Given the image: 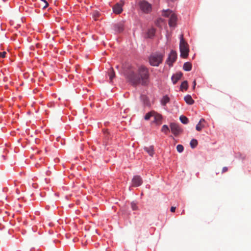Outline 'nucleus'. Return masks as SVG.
<instances>
[{"instance_id":"f257e3e1","label":"nucleus","mask_w":251,"mask_h":251,"mask_svg":"<svg viewBox=\"0 0 251 251\" xmlns=\"http://www.w3.org/2000/svg\"><path fill=\"white\" fill-rule=\"evenodd\" d=\"M149 71L144 66H141L138 69V74H136L133 71L130 70L126 74V78L134 85L140 83L143 85H146L149 81Z\"/></svg>"},{"instance_id":"f03ea898","label":"nucleus","mask_w":251,"mask_h":251,"mask_svg":"<svg viewBox=\"0 0 251 251\" xmlns=\"http://www.w3.org/2000/svg\"><path fill=\"white\" fill-rule=\"evenodd\" d=\"M179 49L181 57L186 58L188 55L189 48L188 44L183 38V34H181L180 37Z\"/></svg>"},{"instance_id":"7ed1b4c3","label":"nucleus","mask_w":251,"mask_h":251,"mask_svg":"<svg viewBox=\"0 0 251 251\" xmlns=\"http://www.w3.org/2000/svg\"><path fill=\"white\" fill-rule=\"evenodd\" d=\"M164 55L160 53L151 54L149 58L150 63L151 66H158L162 63Z\"/></svg>"},{"instance_id":"20e7f679","label":"nucleus","mask_w":251,"mask_h":251,"mask_svg":"<svg viewBox=\"0 0 251 251\" xmlns=\"http://www.w3.org/2000/svg\"><path fill=\"white\" fill-rule=\"evenodd\" d=\"M140 8L145 13H149L151 10V6L146 0H142L139 2Z\"/></svg>"},{"instance_id":"39448f33","label":"nucleus","mask_w":251,"mask_h":251,"mask_svg":"<svg viewBox=\"0 0 251 251\" xmlns=\"http://www.w3.org/2000/svg\"><path fill=\"white\" fill-rule=\"evenodd\" d=\"M176 52L174 50H172L169 55L166 62L169 65V66L171 67L173 66V63L176 61Z\"/></svg>"},{"instance_id":"423d86ee","label":"nucleus","mask_w":251,"mask_h":251,"mask_svg":"<svg viewBox=\"0 0 251 251\" xmlns=\"http://www.w3.org/2000/svg\"><path fill=\"white\" fill-rule=\"evenodd\" d=\"M124 4V1L121 0L119 2L117 3L113 7V12L116 14H119L123 11L122 7Z\"/></svg>"},{"instance_id":"0eeeda50","label":"nucleus","mask_w":251,"mask_h":251,"mask_svg":"<svg viewBox=\"0 0 251 251\" xmlns=\"http://www.w3.org/2000/svg\"><path fill=\"white\" fill-rule=\"evenodd\" d=\"M132 186L133 187H138L143 183L142 179L139 176H134L131 180Z\"/></svg>"},{"instance_id":"6e6552de","label":"nucleus","mask_w":251,"mask_h":251,"mask_svg":"<svg viewBox=\"0 0 251 251\" xmlns=\"http://www.w3.org/2000/svg\"><path fill=\"white\" fill-rule=\"evenodd\" d=\"M170 127L172 132L176 136L177 135L181 132V128L176 123L171 124Z\"/></svg>"},{"instance_id":"1a4fd4ad","label":"nucleus","mask_w":251,"mask_h":251,"mask_svg":"<svg viewBox=\"0 0 251 251\" xmlns=\"http://www.w3.org/2000/svg\"><path fill=\"white\" fill-rule=\"evenodd\" d=\"M176 15L175 13L172 14L169 21V26L171 27H175L176 25Z\"/></svg>"},{"instance_id":"9d476101","label":"nucleus","mask_w":251,"mask_h":251,"mask_svg":"<svg viewBox=\"0 0 251 251\" xmlns=\"http://www.w3.org/2000/svg\"><path fill=\"white\" fill-rule=\"evenodd\" d=\"M182 75V74L181 72H178L174 75L172 76V80L174 84H176L178 80L180 79Z\"/></svg>"},{"instance_id":"9b49d317","label":"nucleus","mask_w":251,"mask_h":251,"mask_svg":"<svg viewBox=\"0 0 251 251\" xmlns=\"http://www.w3.org/2000/svg\"><path fill=\"white\" fill-rule=\"evenodd\" d=\"M144 150L151 156L154 154V149L153 146L149 147H145L144 148Z\"/></svg>"},{"instance_id":"f8f14e48","label":"nucleus","mask_w":251,"mask_h":251,"mask_svg":"<svg viewBox=\"0 0 251 251\" xmlns=\"http://www.w3.org/2000/svg\"><path fill=\"white\" fill-rule=\"evenodd\" d=\"M185 102L188 104H192L194 102V100L190 95H187L184 97Z\"/></svg>"},{"instance_id":"ddd939ff","label":"nucleus","mask_w":251,"mask_h":251,"mask_svg":"<svg viewBox=\"0 0 251 251\" xmlns=\"http://www.w3.org/2000/svg\"><path fill=\"white\" fill-rule=\"evenodd\" d=\"M183 68L186 71H190L192 69V64L190 62H186L184 64Z\"/></svg>"},{"instance_id":"4468645a","label":"nucleus","mask_w":251,"mask_h":251,"mask_svg":"<svg viewBox=\"0 0 251 251\" xmlns=\"http://www.w3.org/2000/svg\"><path fill=\"white\" fill-rule=\"evenodd\" d=\"M155 30L154 28L149 29L147 32V36L148 38L152 37L155 34Z\"/></svg>"},{"instance_id":"2eb2a0df","label":"nucleus","mask_w":251,"mask_h":251,"mask_svg":"<svg viewBox=\"0 0 251 251\" xmlns=\"http://www.w3.org/2000/svg\"><path fill=\"white\" fill-rule=\"evenodd\" d=\"M170 101V98L167 96H164L161 100V103L163 105H165Z\"/></svg>"},{"instance_id":"dca6fc26","label":"nucleus","mask_w":251,"mask_h":251,"mask_svg":"<svg viewBox=\"0 0 251 251\" xmlns=\"http://www.w3.org/2000/svg\"><path fill=\"white\" fill-rule=\"evenodd\" d=\"M108 75L109 76V79L110 81H112V79L115 77V74L114 71V70L112 68H111L108 71Z\"/></svg>"},{"instance_id":"f3484780","label":"nucleus","mask_w":251,"mask_h":251,"mask_svg":"<svg viewBox=\"0 0 251 251\" xmlns=\"http://www.w3.org/2000/svg\"><path fill=\"white\" fill-rule=\"evenodd\" d=\"M179 119H180L181 122L184 124H187L188 123V122H189L188 119L184 116H183V115L180 116L179 117Z\"/></svg>"},{"instance_id":"a211bd4d","label":"nucleus","mask_w":251,"mask_h":251,"mask_svg":"<svg viewBox=\"0 0 251 251\" xmlns=\"http://www.w3.org/2000/svg\"><path fill=\"white\" fill-rule=\"evenodd\" d=\"M152 116H155V112L153 111H151L147 113L145 116V119L146 120H149Z\"/></svg>"},{"instance_id":"6ab92c4d","label":"nucleus","mask_w":251,"mask_h":251,"mask_svg":"<svg viewBox=\"0 0 251 251\" xmlns=\"http://www.w3.org/2000/svg\"><path fill=\"white\" fill-rule=\"evenodd\" d=\"M115 27L116 30L119 32H121L123 30V26L122 24L116 25Z\"/></svg>"},{"instance_id":"aec40b11","label":"nucleus","mask_w":251,"mask_h":251,"mask_svg":"<svg viewBox=\"0 0 251 251\" xmlns=\"http://www.w3.org/2000/svg\"><path fill=\"white\" fill-rule=\"evenodd\" d=\"M173 13L172 12V11L170 10H164L163 12V13H162V15L165 16V17H169V16H171V14H173Z\"/></svg>"},{"instance_id":"412c9836","label":"nucleus","mask_w":251,"mask_h":251,"mask_svg":"<svg viewBox=\"0 0 251 251\" xmlns=\"http://www.w3.org/2000/svg\"><path fill=\"white\" fill-rule=\"evenodd\" d=\"M198 145V141L196 139H192L190 142V146L192 148L194 149Z\"/></svg>"},{"instance_id":"4be33fe9","label":"nucleus","mask_w":251,"mask_h":251,"mask_svg":"<svg viewBox=\"0 0 251 251\" xmlns=\"http://www.w3.org/2000/svg\"><path fill=\"white\" fill-rule=\"evenodd\" d=\"M188 88V83L187 81H184L180 85V89L182 90L183 89L187 90Z\"/></svg>"},{"instance_id":"5701e85b","label":"nucleus","mask_w":251,"mask_h":251,"mask_svg":"<svg viewBox=\"0 0 251 251\" xmlns=\"http://www.w3.org/2000/svg\"><path fill=\"white\" fill-rule=\"evenodd\" d=\"M204 127V125L203 124L200 123L199 122V123L196 126V129L197 131H201Z\"/></svg>"},{"instance_id":"b1692460","label":"nucleus","mask_w":251,"mask_h":251,"mask_svg":"<svg viewBox=\"0 0 251 251\" xmlns=\"http://www.w3.org/2000/svg\"><path fill=\"white\" fill-rule=\"evenodd\" d=\"M92 16L94 19L96 21L98 20V18L100 16V13L97 11H94L92 13Z\"/></svg>"},{"instance_id":"393cba45","label":"nucleus","mask_w":251,"mask_h":251,"mask_svg":"<svg viewBox=\"0 0 251 251\" xmlns=\"http://www.w3.org/2000/svg\"><path fill=\"white\" fill-rule=\"evenodd\" d=\"M41 0V3L40 4L43 7V8L44 9V8H47L49 5L48 2L46 0Z\"/></svg>"},{"instance_id":"a878e982","label":"nucleus","mask_w":251,"mask_h":251,"mask_svg":"<svg viewBox=\"0 0 251 251\" xmlns=\"http://www.w3.org/2000/svg\"><path fill=\"white\" fill-rule=\"evenodd\" d=\"M161 131L165 134H167L169 131V128L167 125H163L162 127Z\"/></svg>"},{"instance_id":"bb28decb","label":"nucleus","mask_w":251,"mask_h":251,"mask_svg":"<svg viewBox=\"0 0 251 251\" xmlns=\"http://www.w3.org/2000/svg\"><path fill=\"white\" fill-rule=\"evenodd\" d=\"M176 150L178 152H181L183 151L184 150V148L182 145H178L176 147Z\"/></svg>"},{"instance_id":"cd10ccee","label":"nucleus","mask_w":251,"mask_h":251,"mask_svg":"<svg viewBox=\"0 0 251 251\" xmlns=\"http://www.w3.org/2000/svg\"><path fill=\"white\" fill-rule=\"evenodd\" d=\"M131 206L132 209L133 210H136L137 209L138 207L137 206L136 203H135V202H131Z\"/></svg>"},{"instance_id":"c85d7f7f","label":"nucleus","mask_w":251,"mask_h":251,"mask_svg":"<svg viewBox=\"0 0 251 251\" xmlns=\"http://www.w3.org/2000/svg\"><path fill=\"white\" fill-rule=\"evenodd\" d=\"M163 22V20L162 19H161V18L158 19L156 21V25L157 26H160V24L161 23H162Z\"/></svg>"},{"instance_id":"c756f323","label":"nucleus","mask_w":251,"mask_h":251,"mask_svg":"<svg viewBox=\"0 0 251 251\" xmlns=\"http://www.w3.org/2000/svg\"><path fill=\"white\" fill-rule=\"evenodd\" d=\"M6 54V52L5 51L0 52V58L5 57Z\"/></svg>"},{"instance_id":"7c9ffc66","label":"nucleus","mask_w":251,"mask_h":251,"mask_svg":"<svg viewBox=\"0 0 251 251\" xmlns=\"http://www.w3.org/2000/svg\"><path fill=\"white\" fill-rule=\"evenodd\" d=\"M227 170H228L227 167H223V169H222V173H225V172H227Z\"/></svg>"},{"instance_id":"2f4dec72","label":"nucleus","mask_w":251,"mask_h":251,"mask_svg":"<svg viewBox=\"0 0 251 251\" xmlns=\"http://www.w3.org/2000/svg\"><path fill=\"white\" fill-rule=\"evenodd\" d=\"M176 209V207H175V206H172V207H171V209H170V210H171V211L172 212H175Z\"/></svg>"},{"instance_id":"473e14b6","label":"nucleus","mask_w":251,"mask_h":251,"mask_svg":"<svg viewBox=\"0 0 251 251\" xmlns=\"http://www.w3.org/2000/svg\"><path fill=\"white\" fill-rule=\"evenodd\" d=\"M205 122V120L204 119L202 118L200 120V121H199V123L203 124V123H204Z\"/></svg>"},{"instance_id":"72a5a7b5","label":"nucleus","mask_w":251,"mask_h":251,"mask_svg":"<svg viewBox=\"0 0 251 251\" xmlns=\"http://www.w3.org/2000/svg\"><path fill=\"white\" fill-rule=\"evenodd\" d=\"M196 85V81L195 80L193 82V89H195Z\"/></svg>"},{"instance_id":"f704fd0d","label":"nucleus","mask_w":251,"mask_h":251,"mask_svg":"<svg viewBox=\"0 0 251 251\" xmlns=\"http://www.w3.org/2000/svg\"><path fill=\"white\" fill-rule=\"evenodd\" d=\"M184 213H185V210H182V212H181V215H183V214H184Z\"/></svg>"},{"instance_id":"c9c22d12","label":"nucleus","mask_w":251,"mask_h":251,"mask_svg":"<svg viewBox=\"0 0 251 251\" xmlns=\"http://www.w3.org/2000/svg\"><path fill=\"white\" fill-rule=\"evenodd\" d=\"M155 121H160V119H155Z\"/></svg>"}]
</instances>
